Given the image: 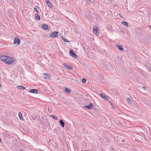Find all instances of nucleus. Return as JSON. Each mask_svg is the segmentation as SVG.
<instances>
[{
  "mask_svg": "<svg viewBox=\"0 0 151 151\" xmlns=\"http://www.w3.org/2000/svg\"><path fill=\"white\" fill-rule=\"evenodd\" d=\"M122 24H123L125 25V26H127V27H128V24L126 22L123 21L122 22Z\"/></svg>",
  "mask_w": 151,
  "mask_h": 151,
  "instance_id": "aec40b11",
  "label": "nucleus"
},
{
  "mask_svg": "<svg viewBox=\"0 0 151 151\" xmlns=\"http://www.w3.org/2000/svg\"><path fill=\"white\" fill-rule=\"evenodd\" d=\"M103 64H104L105 67H106L107 65V64H109V62L107 61H104Z\"/></svg>",
  "mask_w": 151,
  "mask_h": 151,
  "instance_id": "f3484780",
  "label": "nucleus"
},
{
  "mask_svg": "<svg viewBox=\"0 0 151 151\" xmlns=\"http://www.w3.org/2000/svg\"><path fill=\"white\" fill-rule=\"evenodd\" d=\"M149 28L151 29V26H149Z\"/></svg>",
  "mask_w": 151,
  "mask_h": 151,
  "instance_id": "2f4dec72",
  "label": "nucleus"
},
{
  "mask_svg": "<svg viewBox=\"0 0 151 151\" xmlns=\"http://www.w3.org/2000/svg\"><path fill=\"white\" fill-rule=\"evenodd\" d=\"M140 14L141 15V16H143L144 15V14L142 12H139Z\"/></svg>",
  "mask_w": 151,
  "mask_h": 151,
  "instance_id": "393cba45",
  "label": "nucleus"
},
{
  "mask_svg": "<svg viewBox=\"0 0 151 151\" xmlns=\"http://www.w3.org/2000/svg\"><path fill=\"white\" fill-rule=\"evenodd\" d=\"M44 76L45 77H44V78L45 79L49 78L51 77L50 75L47 73H45Z\"/></svg>",
  "mask_w": 151,
  "mask_h": 151,
  "instance_id": "9b49d317",
  "label": "nucleus"
},
{
  "mask_svg": "<svg viewBox=\"0 0 151 151\" xmlns=\"http://www.w3.org/2000/svg\"><path fill=\"white\" fill-rule=\"evenodd\" d=\"M0 59L2 61L5 62L6 64L8 65L11 64L14 61V58H11L8 56L2 55L1 56Z\"/></svg>",
  "mask_w": 151,
  "mask_h": 151,
  "instance_id": "f257e3e1",
  "label": "nucleus"
},
{
  "mask_svg": "<svg viewBox=\"0 0 151 151\" xmlns=\"http://www.w3.org/2000/svg\"><path fill=\"white\" fill-rule=\"evenodd\" d=\"M47 5L49 7H52V5L51 2L49 1H48L46 2Z\"/></svg>",
  "mask_w": 151,
  "mask_h": 151,
  "instance_id": "dca6fc26",
  "label": "nucleus"
},
{
  "mask_svg": "<svg viewBox=\"0 0 151 151\" xmlns=\"http://www.w3.org/2000/svg\"><path fill=\"white\" fill-rule=\"evenodd\" d=\"M142 88L145 90H146V88L145 87L143 86Z\"/></svg>",
  "mask_w": 151,
  "mask_h": 151,
  "instance_id": "cd10ccee",
  "label": "nucleus"
},
{
  "mask_svg": "<svg viewBox=\"0 0 151 151\" xmlns=\"http://www.w3.org/2000/svg\"><path fill=\"white\" fill-rule=\"evenodd\" d=\"M61 38L64 42H69V41H68L67 39L64 38L63 37H61Z\"/></svg>",
  "mask_w": 151,
  "mask_h": 151,
  "instance_id": "4be33fe9",
  "label": "nucleus"
},
{
  "mask_svg": "<svg viewBox=\"0 0 151 151\" xmlns=\"http://www.w3.org/2000/svg\"><path fill=\"white\" fill-rule=\"evenodd\" d=\"M85 151H88V150H85Z\"/></svg>",
  "mask_w": 151,
  "mask_h": 151,
  "instance_id": "f704fd0d",
  "label": "nucleus"
},
{
  "mask_svg": "<svg viewBox=\"0 0 151 151\" xmlns=\"http://www.w3.org/2000/svg\"><path fill=\"white\" fill-rule=\"evenodd\" d=\"M51 140H52V139L50 140V141H51Z\"/></svg>",
  "mask_w": 151,
  "mask_h": 151,
  "instance_id": "e433bc0d",
  "label": "nucleus"
},
{
  "mask_svg": "<svg viewBox=\"0 0 151 151\" xmlns=\"http://www.w3.org/2000/svg\"><path fill=\"white\" fill-rule=\"evenodd\" d=\"M17 87L18 88L21 89H25V88L24 87L21 86H18Z\"/></svg>",
  "mask_w": 151,
  "mask_h": 151,
  "instance_id": "a211bd4d",
  "label": "nucleus"
},
{
  "mask_svg": "<svg viewBox=\"0 0 151 151\" xmlns=\"http://www.w3.org/2000/svg\"><path fill=\"white\" fill-rule=\"evenodd\" d=\"M116 15H117V16L118 15V14L117 13Z\"/></svg>",
  "mask_w": 151,
  "mask_h": 151,
  "instance_id": "c9c22d12",
  "label": "nucleus"
},
{
  "mask_svg": "<svg viewBox=\"0 0 151 151\" xmlns=\"http://www.w3.org/2000/svg\"><path fill=\"white\" fill-rule=\"evenodd\" d=\"M42 27L43 29L45 30L47 29L48 27V26L47 24H42Z\"/></svg>",
  "mask_w": 151,
  "mask_h": 151,
  "instance_id": "f8f14e48",
  "label": "nucleus"
},
{
  "mask_svg": "<svg viewBox=\"0 0 151 151\" xmlns=\"http://www.w3.org/2000/svg\"><path fill=\"white\" fill-rule=\"evenodd\" d=\"M59 123L60 124L62 127H63L65 126V123L63 120L60 119Z\"/></svg>",
  "mask_w": 151,
  "mask_h": 151,
  "instance_id": "0eeeda50",
  "label": "nucleus"
},
{
  "mask_svg": "<svg viewBox=\"0 0 151 151\" xmlns=\"http://www.w3.org/2000/svg\"><path fill=\"white\" fill-rule=\"evenodd\" d=\"M81 81L82 82L84 83H85L86 82V80L84 78H83Z\"/></svg>",
  "mask_w": 151,
  "mask_h": 151,
  "instance_id": "5701e85b",
  "label": "nucleus"
},
{
  "mask_svg": "<svg viewBox=\"0 0 151 151\" xmlns=\"http://www.w3.org/2000/svg\"><path fill=\"white\" fill-rule=\"evenodd\" d=\"M59 32H53L50 35V36L52 37H56L58 35Z\"/></svg>",
  "mask_w": 151,
  "mask_h": 151,
  "instance_id": "39448f33",
  "label": "nucleus"
},
{
  "mask_svg": "<svg viewBox=\"0 0 151 151\" xmlns=\"http://www.w3.org/2000/svg\"><path fill=\"white\" fill-rule=\"evenodd\" d=\"M141 18H143V17H141Z\"/></svg>",
  "mask_w": 151,
  "mask_h": 151,
  "instance_id": "4c0bfd02",
  "label": "nucleus"
},
{
  "mask_svg": "<svg viewBox=\"0 0 151 151\" xmlns=\"http://www.w3.org/2000/svg\"><path fill=\"white\" fill-rule=\"evenodd\" d=\"M35 19H40V17L39 15L37 14L35 15Z\"/></svg>",
  "mask_w": 151,
  "mask_h": 151,
  "instance_id": "6ab92c4d",
  "label": "nucleus"
},
{
  "mask_svg": "<svg viewBox=\"0 0 151 151\" xmlns=\"http://www.w3.org/2000/svg\"><path fill=\"white\" fill-rule=\"evenodd\" d=\"M65 92L66 93L69 94L70 93L71 90L70 89L66 88L65 89Z\"/></svg>",
  "mask_w": 151,
  "mask_h": 151,
  "instance_id": "2eb2a0df",
  "label": "nucleus"
},
{
  "mask_svg": "<svg viewBox=\"0 0 151 151\" xmlns=\"http://www.w3.org/2000/svg\"><path fill=\"white\" fill-rule=\"evenodd\" d=\"M34 11H36L37 12H38V11L37 9L36 8H34Z\"/></svg>",
  "mask_w": 151,
  "mask_h": 151,
  "instance_id": "bb28decb",
  "label": "nucleus"
},
{
  "mask_svg": "<svg viewBox=\"0 0 151 151\" xmlns=\"http://www.w3.org/2000/svg\"><path fill=\"white\" fill-rule=\"evenodd\" d=\"M116 7H115V6H114V7H115V9H117V8H119V6L118 5H116Z\"/></svg>",
  "mask_w": 151,
  "mask_h": 151,
  "instance_id": "c756f323",
  "label": "nucleus"
},
{
  "mask_svg": "<svg viewBox=\"0 0 151 151\" xmlns=\"http://www.w3.org/2000/svg\"><path fill=\"white\" fill-rule=\"evenodd\" d=\"M1 84L0 83V87H1Z\"/></svg>",
  "mask_w": 151,
  "mask_h": 151,
  "instance_id": "72a5a7b5",
  "label": "nucleus"
},
{
  "mask_svg": "<svg viewBox=\"0 0 151 151\" xmlns=\"http://www.w3.org/2000/svg\"><path fill=\"white\" fill-rule=\"evenodd\" d=\"M50 116L56 120L58 119L57 117L55 115H50Z\"/></svg>",
  "mask_w": 151,
  "mask_h": 151,
  "instance_id": "412c9836",
  "label": "nucleus"
},
{
  "mask_svg": "<svg viewBox=\"0 0 151 151\" xmlns=\"http://www.w3.org/2000/svg\"><path fill=\"white\" fill-rule=\"evenodd\" d=\"M19 118L21 120H24V119L22 116V114L20 112L19 113Z\"/></svg>",
  "mask_w": 151,
  "mask_h": 151,
  "instance_id": "4468645a",
  "label": "nucleus"
},
{
  "mask_svg": "<svg viewBox=\"0 0 151 151\" xmlns=\"http://www.w3.org/2000/svg\"><path fill=\"white\" fill-rule=\"evenodd\" d=\"M63 65L65 67L69 69H72L73 68L72 67L71 65H69L67 64L64 63L63 64Z\"/></svg>",
  "mask_w": 151,
  "mask_h": 151,
  "instance_id": "1a4fd4ad",
  "label": "nucleus"
},
{
  "mask_svg": "<svg viewBox=\"0 0 151 151\" xmlns=\"http://www.w3.org/2000/svg\"><path fill=\"white\" fill-rule=\"evenodd\" d=\"M110 0H104L105 2L107 4H108L110 2Z\"/></svg>",
  "mask_w": 151,
  "mask_h": 151,
  "instance_id": "b1692460",
  "label": "nucleus"
},
{
  "mask_svg": "<svg viewBox=\"0 0 151 151\" xmlns=\"http://www.w3.org/2000/svg\"><path fill=\"white\" fill-rule=\"evenodd\" d=\"M29 92L33 93H37L38 92V91L36 89H33L31 90Z\"/></svg>",
  "mask_w": 151,
  "mask_h": 151,
  "instance_id": "9d476101",
  "label": "nucleus"
},
{
  "mask_svg": "<svg viewBox=\"0 0 151 151\" xmlns=\"http://www.w3.org/2000/svg\"><path fill=\"white\" fill-rule=\"evenodd\" d=\"M45 0L46 1V2H47L48 1H49V0Z\"/></svg>",
  "mask_w": 151,
  "mask_h": 151,
  "instance_id": "473e14b6",
  "label": "nucleus"
},
{
  "mask_svg": "<svg viewBox=\"0 0 151 151\" xmlns=\"http://www.w3.org/2000/svg\"><path fill=\"white\" fill-rule=\"evenodd\" d=\"M93 106V105L92 103H90L89 105L87 106H85L84 107L88 109H91Z\"/></svg>",
  "mask_w": 151,
  "mask_h": 151,
  "instance_id": "423d86ee",
  "label": "nucleus"
},
{
  "mask_svg": "<svg viewBox=\"0 0 151 151\" xmlns=\"http://www.w3.org/2000/svg\"><path fill=\"white\" fill-rule=\"evenodd\" d=\"M20 42V39L17 37H15L14 38V44H17V45H19Z\"/></svg>",
  "mask_w": 151,
  "mask_h": 151,
  "instance_id": "7ed1b4c3",
  "label": "nucleus"
},
{
  "mask_svg": "<svg viewBox=\"0 0 151 151\" xmlns=\"http://www.w3.org/2000/svg\"><path fill=\"white\" fill-rule=\"evenodd\" d=\"M69 52L70 55L74 58H76L77 57L76 55L74 53L73 50L70 49Z\"/></svg>",
  "mask_w": 151,
  "mask_h": 151,
  "instance_id": "20e7f679",
  "label": "nucleus"
},
{
  "mask_svg": "<svg viewBox=\"0 0 151 151\" xmlns=\"http://www.w3.org/2000/svg\"><path fill=\"white\" fill-rule=\"evenodd\" d=\"M127 100L129 102H130L131 101V99L130 98H128L127 99Z\"/></svg>",
  "mask_w": 151,
  "mask_h": 151,
  "instance_id": "a878e982",
  "label": "nucleus"
},
{
  "mask_svg": "<svg viewBox=\"0 0 151 151\" xmlns=\"http://www.w3.org/2000/svg\"><path fill=\"white\" fill-rule=\"evenodd\" d=\"M116 46L117 47L119 50L121 51H122L124 50L122 46L121 45H117Z\"/></svg>",
  "mask_w": 151,
  "mask_h": 151,
  "instance_id": "ddd939ff",
  "label": "nucleus"
},
{
  "mask_svg": "<svg viewBox=\"0 0 151 151\" xmlns=\"http://www.w3.org/2000/svg\"><path fill=\"white\" fill-rule=\"evenodd\" d=\"M119 16L120 17H121V18H123V17L122 16V15H121V14H119Z\"/></svg>",
  "mask_w": 151,
  "mask_h": 151,
  "instance_id": "c85d7f7f",
  "label": "nucleus"
},
{
  "mask_svg": "<svg viewBox=\"0 0 151 151\" xmlns=\"http://www.w3.org/2000/svg\"><path fill=\"white\" fill-rule=\"evenodd\" d=\"M93 32L96 35H98L99 34L97 27L96 25L94 26L93 27Z\"/></svg>",
  "mask_w": 151,
  "mask_h": 151,
  "instance_id": "f03ea898",
  "label": "nucleus"
},
{
  "mask_svg": "<svg viewBox=\"0 0 151 151\" xmlns=\"http://www.w3.org/2000/svg\"><path fill=\"white\" fill-rule=\"evenodd\" d=\"M100 95L105 100H108V98L106 96L104 95L102 93H100Z\"/></svg>",
  "mask_w": 151,
  "mask_h": 151,
  "instance_id": "6e6552de",
  "label": "nucleus"
},
{
  "mask_svg": "<svg viewBox=\"0 0 151 151\" xmlns=\"http://www.w3.org/2000/svg\"><path fill=\"white\" fill-rule=\"evenodd\" d=\"M87 2H89L91 0H86Z\"/></svg>",
  "mask_w": 151,
  "mask_h": 151,
  "instance_id": "7c9ffc66",
  "label": "nucleus"
}]
</instances>
